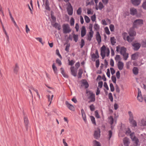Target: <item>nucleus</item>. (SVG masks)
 I'll use <instances>...</instances> for the list:
<instances>
[{"instance_id":"obj_1","label":"nucleus","mask_w":146,"mask_h":146,"mask_svg":"<svg viewBox=\"0 0 146 146\" xmlns=\"http://www.w3.org/2000/svg\"><path fill=\"white\" fill-rule=\"evenodd\" d=\"M101 55L102 59H104L106 56H108L109 55L110 50L109 48H106L104 45L101 48Z\"/></svg>"},{"instance_id":"obj_2","label":"nucleus","mask_w":146,"mask_h":146,"mask_svg":"<svg viewBox=\"0 0 146 146\" xmlns=\"http://www.w3.org/2000/svg\"><path fill=\"white\" fill-rule=\"evenodd\" d=\"M131 131L128 128L126 131V133L127 135L130 134V137L132 140L134 141V142L136 145H137L138 144V143H139V140L134 135V133H131Z\"/></svg>"},{"instance_id":"obj_3","label":"nucleus","mask_w":146,"mask_h":146,"mask_svg":"<svg viewBox=\"0 0 146 146\" xmlns=\"http://www.w3.org/2000/svg\"><path fill=\"white\" fill-rule=\"evenodd\" d=\"M129 115V121L131 125L134 127L137 126V123L136 121L134 119L133 114L131 111H129L128 112Z\"/></svg>"},{"instance_id":"obj_4","label":"nucleus","mask_w":146,"mask_h":146,"mask_svg":"<svg viewBox=\"0 0 146 146\" xmlns=\"http://www.w3.org/2000/svg\"><path fill=\"white\" fill-rule=\"evenodd\" d=\"M143 24V20L141 19H137L133 23V27L134 28H137L142 25Z\"/></svg>"},{"instance_id":"obj_5","label":"nucleus","mask_w":146,"mask_h":146,"mask_svg":"<svg viewBox=\"0 0 146 146\" xmlns=\"http://www.w3.org/2000/svg\"><path fill=\"white\" fill-rule=\"evenodd\" d=\"M63 28V31L64 33H69L71 31L70 26L68 24H64L62 26Z\"/></svg>"},{"instance_id":"obj_6","label":"nucleus","mask_w":146,"mask_h":146,"mask_svg":"<svg viewBox=\"0 0 146 146\" xmlns=\"http://www.w3.org/2000/svg\"><path fill=\"white\" fill-rule=\"evenodd\" d=\"M122 36L124 40H127L129 42H132L134 39V38L133 37L130 38L129 36H128L127 34L126 33H123Z\"/></svg>"},{"instance_id":"obj_7","label":"nucleus","mask_w":146,"mask_h":146,"mask_svg":"<svg viewBox=\"0 0 146 146\" xmlns=\"http://www.w3.org/2000/svg\"><path fill=\"white\" fill-rule=\"evenodd\" d=\"M126 48L124 47L117 46L116 47V51L117 52L120 51L121 54L126 53Z\"/></svg>"},{"instance_id":"obj_8","label":"nucleus","mask_w":146,"mask_h":146,"mask_svg":"<svg viewBox=\"0 0 146 146\" xmlns=\"http://www.w3.org/2000/svg\"><path fill=\"white\" fill-rule=\"evenodd\" d=\"M132 45L133 47V49L136 50H138L141 46L140 44L136 42H133L132 43Z\"/></svg>"},{"instance_id":"obj_9","label":"nucleus","mask_w":146,"mask_h":146,"mask_svg":"<svg viewBox=\"0 0 146 146\" xmlns=\"http://www.w3.org/2000/svg\"><path fill=\"white\" fill-rule=\"evenodd\" d=\"M129 33L130 38L133 37V36H135L136 34V33L133 28H130V29Z\"/></svg>"},{"instance_id":"obj_10","label":"nucleus","mask_w":146,"mask_h":146,"mask_svg":"<svg viewBox=\"0 0 146 146\" xmlns=\"http://www.w3.org/2000/svg\"><path fill=\"white\" fill-rule=\"evenodd\" d=\"M100 130L98 128L97 130H96L94 131V136L96 139H98L100 136Z\"/></svg>"},{"instance_id":"obj_11","label":"nucleus","mask_w":146,"mask_h":146,"mask_svg":"<svg viewBox=\"0 0 146 146\" xmlns=\"http://www.w3.org/2000/svg\"><path fill=\"white\" fill-rule=\"evenodd\" d=\"M68 14L69 15H71L73 13V9L71 4L69 3L67 8Z\"/></svg>"},{"instance_id":"obj_12","label":"nucleus","mask_w":146,"mask_h":146,"mask_svg":"<svg viewBox=\"0 0 146 146\" xmlns=\"http://www.w3.org/2000/svg\"><path fill=\"white\" fill-rule=\"evenodd\" d=\"M65 104L69 110L72 111L75 110V108L73 105L69 104L67 101L66 102Z\"/></svg>"},{"instance_id":"obj_13","label":"nucleus","mask_w":146,"mask_h":146,"mask_svg":"<svg viewBox=\"0 0 146 146\" xmlns=\"http://www.w3.org/2000/svg\"><path fill=\"white\" fill-rule=\"evenodd\" d=\"M90 96L89 99L90 100L89 102H94L95 100V94L92 92H90Z\"/></svg>"},{"instance_id":"obj_14","label":"nucleus","mask_w":146,"mask_h":146,"mask_svg":"<svg viewBox=\"0 0 146 146\" xmlns=\"http://www.w3.org/2000/svg\"><path fill=\"white\" fill-rule=\"evenodd\" d=\"M70 69L71 74L74 76H76L77 75V69H75L74 66L71 67Z\"/></svg>"},{"instance_id":"obj_15","label":"nucleus","mask_w":146,"mask_h":146,"mask_svg":"<svg viewBox=\"0 0 146 146\" xmlns=\"http://www.w3.org/2000/svg\"><path fill=\"white\" fill-rule=\"evenodd\" d=\"M81 113L82 117L84 121L86 123L87 122V119L86 118V116L84 110L82 109L81 110Z\"/></svg>"},{"instance_id":"obj_16","label":"nucleus","mask_w":146,"mask_h":146,"mask_svg":"<svg viewBox=\"0 0 146 146\" xmlns=\"http://www.w3.org/2000/svg\"><path fill=\"white\" fill-rule=\"evenodd\" d=\"M94 32L91 28V30H90L89 32V34L88 35V40L89 41H90L92 38L93 36Z\"/></svg>"},{"instance_id":"obj_17","label":"nucleus","mask_w":146,"mask_h":146,"mask_svg":"<svg viewBox=\"0 0 146 146\" xmlns=\"http://www.w3.org/2000/svg\"><path fill=\"white\" fill-rule=\"evenodd\" d=\"M86 30L85 27L83 26L81 28V36L82 37H84L86 34Z\"/></svg>"},{"instance_id":"obj_18","label":"nucleus","mask_w":146,"mask_h":146,"mask_svg":"<svg viewBox=\"0 0 146 146\" xmlns=\"http://www.w3.org/2000/svg\"><path fill=\"white\" fill-rule=\"evenodd\" d=\"M117 66L119 70H122L124 66L123 63L119 61L117 63Z\"/></svg>"},{"instance_id":"obj_19","label":"nucleus","mask_w":146,"mask_h":146,"mask_svg":"<svg viewBox=\"0 0 146 146\" xmlns=\"http://www.w3.org/2000/svg\"><path fill=\"white\" fill-rule=\"evenodd\" d=\"M96 38L98 43L99 44L101 42V37L99 32H97L96 34Z\"/></svg>"},{"instance_id":"obj_20","label":"nucleus","mask_w":146,"mask_h":146,"mask_svg":"<svg viewBox=\"0 0 146 146\" xmlns=\"http://www.w3.org/2000/svg\"><path fill=\"white\" fill-rule=\"evenodd\" d=\"M132 3L134 5H138L141 3L140 0H131Z\"/></svg>"},{"instance_id":"obj_21","label":"nucleus","mask_w":146,"mask_h":146,"mask_svg":"<svg viewBox=\"0 0 146 146\" xmlns=\"http://www.w3.org/2000/svg\"><path fill=\"white\" fill-rule=\"evenodd\" d=\"M2 28H3V31L6 35V37L7 40V41H8L9 42V36L8 35H7L5 30V29L4 28V26H3V24H2Z\"/></svg>"},{"instance_id":"obj_22","label":"nucleus","mask_w":146,"mask_h":146,"mask_svg":"<svg viewBox=\"0 0 146 146\" xmlns=\"http://www.w3.org/2000/svg\"><path fill=\"white\" fill-rule=\"evenodd\" d=\"M130 13L131 15H134L137 13V10L134 8H131L130 9Z\"/></svg>"},{"instance_id":"obj_23","label":"nucleus","mask_w":146,"mask_h":146,"mask_svg":"<svg viewBox=\"0 0 146 146\" xmlns=\"http://www.w3.org/2000/svg\"><path fill=\"white\" fill-rule=\"evenodd\" d=\"M19 70V66L17 64H15V66L13 68L14 72L15 74H17L18 71Z\"/></svg>"},{"instance_id":"obj_24","label":"nucleus","mask_w":146,"mask_h":146,"mask_svg":"<svg viewBox=\"0 0 146 146\" xmlns=\"http://www.w3.org/2000/svg\"><path fill=\"white\" fill-rule=\"evenodd\" d=\"M123 142L125 145L128 146L129 142L128 138L126 137L125 138L123 139Z\"/></svg>"},{"instance_id":"obj_25","label":"nucleus","mask_w":146,"mask_h":146,"mask_svg":"<svg viewBox=\"0 0 146 146\" xmlns=\"http://www.w3.org/2000/svg\"><path fill=\"white\" fill-rule=\"evenodd\" d=\"M139 56L138 53H136L134 54L131 55V59L133 60H135L138 58Z\"/></svg>"},{"instance_id":"obj_26","label":"nucleus","mask_w":146,"mask_h":146,"mask_svg":"<svg viewBox=\"0 0 146 146\" xmlns=\"http://www.w3.org/2000/svg\"><path fill=\"white\" fill-rule=\"evenodd\" d=\"M139 125L140 126H145L146 125V121L144 119L141 120V122L139 123Z\"/></svg>"},{"instance_id":"obj_27","label":"nucleus","mask_w":146,"mask_h":146,"mask_svg":"<svg viewBox=\"0 0 146 146\" xmlns=\"http://www.w3.org/2000/svg\"><path fill=\"white\" fill-rule=\"evenodd\" d=\"M52 68L54 73L55 74H57L58 73V69L54 63L52 65Z\"/></svg>"},{"instance_id":"obj_28","label":"nucleus","mask_w":146,"mask_h":146,"mask_svg":"<svg viewBox=\"0 0 146 146\" xmlns=\"http://www.w3.org/2000/svg\"><path fill=\"white\" fill-rule=\"evenodd\" d=\"M82 85L84 86L86 88H87L88 87V82L85 80H83L82 82Z\"/></svg>"},{"instance_id":"obj_29","label":"nucleus","mask_w":146,"mask_h":146,"mask_svg":"<svg viewBox=\"0 0 146 146\" xmlns=\"http://www.w3.org/2000/svg\"><path fill=\"white\" fill-rule=\"evenodd\" d=\"M53 27H55L57 29L59 30L60 29V25L57 23H55L54 24H52Z\"/></svg>"},{"instance_id":"obj_30","label":"nucleus","mask_w":146,"mask_h":146,"mask_svg":"<svg viewBox=\"0 0 146 146\" xmlns=\"http://www.w3.org/2000/svg\"><path fill=\"white\" fill-rule=\"evenodd\" d=\"M138 69L136 67H134L133 69V72L134 74L137 75L138 73Z\"/></svg>"},{"instance_id":"obj_31","label":"nucleus","mask_w":146,"mask_h":146,"mask_svg":"<svg viewBox=\"0 0 146 146\" xmlns=\"http://www.w3.org/2000/svg\"><path fill=\"white\" fill-rule=\"evenodd\" d=\"M109 120L110 124L111 125V128H112V126L111 125L113 123V117L112 116H110L109 117Z\"/></svg>"},{"instance_id":"obj_32","label":"nucleus","mask_w":146,"mask_h":146,"mask_svg":"<svg viewBox=\"0 0 146 146\" xmlns=\"http://www.w3.org/2000/svg\"><path fill=\"white\" fill-rule=\"evenodd\" d=\"M29 88L30 89H31L32 90H34V91L35 92H36V94H37V96H38V97L40 99V95L39 94H38V90L37 89H35L32 86H31V87H30Z\"/></svg>"},{"instance_id":"obj_33","label":"nucleus","mask_w":146,"mask_h":146,"mask_svg":"<svg viewBox=\"0 0 146 146\" xmlns=\"http://www.w3.org/2000/svg\"><path fill=\"white\" fill-rule=\"evenodd\" d=\"M111 42L112 45H114L116 43V39L114 37H111L110 38Z\"/></svg>"},{"instance_id":"obj_34","label":"nucleus","mask_w":146,"mask_h":146,"mask_svg":"<svg viewBox=\"0 0 146 146\" xmlns=\"http://www.w3.org/2000/svg\"><path fill=\"white\" fill-rule=\"evenodd\" d=\"M24 122L25 126H27L29 123V121L27 117L25 116L24 117Z\"/></svg>"},{"instance_id":"obj_35","label":"nucleus","mask_w":146,"mask_h":146,"mask_svg":"<svg viewBox=\"0 0 146 146\" xmlns=\"http://www.w3.org/2000/svg\"><path fill=\"white\" fill-rule=\"evenodd\" d=\"M53 97L54 95H52L51 96V98H50V96L49 95L47 96V98L48 99V101L50 102L49 105H50L51 104Z\"/></svg>"},{"instance_id":"obj_36","label":"nucleus","mask_w":146,"mask_h":146,"mask_svg":"<svg viewBox=\"0 0 146 146\" xmlns=\"http://www.w3.org/2000/svg\"><path fill=\"white\" fill-rule=\"evenodd\" d=\"M122 55H123L124 60H126L128 57V54L126 52Z\"/></svg>"},{"instance_id":"obj_37","label":"nucleus","mask_w":146,"mask_h":146,"mask_svg":"<svg viewBox=\"0 0 146 146\" xmlns=\"http://www.w3.org/2000/svg\"><path fill=\"white\" fill-rule=\"evenodd\" d=\"M73 37L74 40L76 42H77L78 39V35L74 34L73 35Z\"/></svg>"},{"instance_id":"obj_38","label":"nucleus","mask_w":146,"mask_h":146,"mask_svg":"<svg viewBox=\"0 0 146 146\" xmlns=\"http://www.w3.org/2000/svg\"><path fill=\"white\" fill-rule=\"evenodd\" d=\"M45 8L46 9L49 10L50 9V8L49 7L48 5V0H46L45 3Z\"/></svg>"},{"instance_id":"obj_39","label":"nucleus","mask_w":146,"mask_h":146,"mask_svg":"<svg viewBox=\"0 0 146 146\" xmlns=\"http://www.w3.org/2000/svg\"><path fill=\"white\" fill-rule=\"evenodd\" d=\"M85 21L87 23L90 22V19L86 15H85L84 17Z\"/></svg>"},{"instance_id":"obj_40","label":"nucleus","mask_w":146,"mask_h":146,"mask_svg":"<svg viewBox=\"0 0 146 146\" xmlns=\"http://www.w3.org/2000/svg\"><path fill=\"white\" fill-rule=\"evenodd\" d=\"M99 9L101 10L104 7L103 4L101 2H100L98 5Z\"/></svg>"},{"instance_id":"obj_41","label":"nucleus","mask_w":146,"mask_h":146,"mask_svg":"<svg viewBox=\"0 0 146 146\" xmlns=\"http://www.w3.org/2000/svg\"><path fill=\"white\" fill-rule=\"evenodd\" d=\"M108 98L111 101V102H112L113 101V97L112 95V94L111 93H110L108 94Z\"/></svg>"},{"instance_id":"obj_42","label":"nucleus","mask_w":146,"mask_h":146,"mask_svg":"<svg viewBox=\"0 0 146 146\" xmlns=\"http://www.w3.org/2000/svg\"><path fill=\"white\" fill-rule=\"evenodd\" d=\"M82 69H80L78 73V78H81L82 75Z\"/></svg>"},{"instance_id":"obj_43","label":"nucleus","mask_w":146,"mask_h":146,"mask_svg":"<svg viewBox=\"0 0 146 146\" xmlns=\"http://www.w3.org/2000/svg\"><path fill=\"white\" fill-rule=\"evenodd\" d=\"M137 99L138 101L140 102H142L143 100V98L142 96V95L137 96Z\"/></svg>"},{"instance_id":"obj_44","label":"nucleus","mask_w":146,"mask_h":146,"mask_svg":"<svg viewBox=\"0 0 146 146\" xmlns=\"http://www.w3.org/2000/svg\"><path fill=\"white\" fill-rule=\"evenodd\" d=\"M104 30L105 33L107 35H109L110 34V32L108 27H106L105 28Z\"/></svg>"},{"instance_id":"obj_45","label":"nucleus","mask_w":146,"mask_h":146,"mask_svg":"<svg viewBox=\"0 0 146 146\" xmlns=\"http://www.w3.org/2000/svg\"><path fill=\"white\" fill-rule=\"evenodd\" d=\"M142 7L143 9L146 10V1H144L142 5Z\"/></svg>"},{"instance_id":"obj_46","label":"nucleus","mask_w":146,"mask_h":146,"mask_svg":"<svg viewBox=\"0 0 146 146\" xmlns=\"http://www.w3.org/2000/svg\"><path fill=\"white\" fill-rule=\"evenodd\" d=\"M91 120L93 124H96V121L95 120V118L93 116H91L90 117Z\"/></svg>"},{"instance_id":"obj_47","label":"nucleus","mask_w":146,"mask_h":146,"mask_svg":"<svg viewBox=\"0 0 146 146\" xmlns=\"http://www.w3.org/2000/svg\"><path fill=\"white\" fill-rule=\"evenodd\" d=\"M110 90L111 92H113L114 90V88L113 86V85L112 83L110 84Z\"/></svg>"},{"instance_id":"obj_48","label":"nucleus","mask_w":146,"mask_h":146,"mask_svg":"<svg viewBox=\"0 0 146 146\" xmlns=\"http://www.w3.org/2000/svg\"><path fill=\"white\" fill-rule=\"evenodd\" d=\"M74 18L72 17L70 20V24L71 26H73L74 25Z\"/></svg>"},{"instance_id":"obj_49","label":"nucleus","mask_w":146,"mask_h":146,"mask_svg":"<svg viewBox=\"0 0 146 146\" xmlns=\"http://www.w3.org/2000/svg\"><path fill=\"white\" fill-rule=\"evenodd\" d=\"M112 135V131L111 130L109 131L108 132V136H109V137H108L109 140L110 139V138H111V137Z\"/></svg>"},{"instance_id":"obj_50","label":"nucleus","mask_w":146,"mask_h":146,"mask_svg":"<svg viewBox=\"0 0 146 146\" xmlns=\"http://www.w3.org/2000/svg\"><path fill=\"white\" fill-rule=\"evenodd\" d=\"M35 39L37 40H38L42 44H43V43L42 42V38L40 37H36Z\"/></svg>"},{"instance_id":"obj_51","label":"nucleus","mask_w":146,"mask_h":146,"mask_svg":"<svg viewBox=\"0 0 146 146\" xmlns=\"http://www.w3.org/2000/svg\"><path fill=\"white\" fill-rule=\"evenodd\" d=\"M56 54L58 56L61 58V59H62V56H61V55L60 54V52H59V51L58 50V49H57L56 50Z\"/></svg>"},{"instance_id":"obj_52","label":"nucleus","mask_w":146,"mask_h":146,"mask_svg":"<svg viewBox=\"0 0 146 146\" xmlns=\"http://www.w3.org/2000/svg\"><path fill=\"white\" fill-rule=\"evenodd\" d=\"M56 63L58 64L59 66H60L62 64L61 61L58 59L57 58L56 61Z\"/></svg>"},{"instance_id":"obj_53","label":"nucleus","mask_w":146,"mask_h":146,"mask_svg":"<svg viewBox=\"0 0 146 146\" xmlns=\"http://www.w3.org/2000/svg\"><path fill=\"white\" fill-rule=\"evenodd\" d=\"M110 28L111 31H113L114 29V26L112 24L110 25Z\"/></svg>"},{"instance_id":"obj_54","label":"nucleus","mask_w":146,"mask_h":146,"mask_svg":"<svg viewBox=\"0 0 146 146\" xmlns=\"http://www.w3.org/2000/svg\"><path fill=\"white\" fill-rule=\"evenodd\" d=\"M85 44V42L84 41V40L83 39H82L81 40V44L80 45V47L81 48H82L84 46V45Z\"/></svg>"},{"instance_id":"obj_55","label":"nucleus","mask_w":146,"mask_h":146,"mask_svg":"<svg viewBox=\"0 0 146 146\" xmlns=\"http://www.w3.org/2000/svg\"><path fill=\"white\" fill-rule=\"evenodd\" d=\"M96 16L95 14H94L91 17V19L93 21H94L96 20Z\"/></svg>"},{"instance_id":"obj_56","label":"nucleus","mask_w":146,"mask_h":146,"mask_svg":"<svg viewBox=\"0 0 146 146\" xmlns=\"http://www.w3.org/2000/svg\"><path fill=\"white\" fill-rule=\"evenodd\" d=\"M95 115L96 117L97 118H100V117L97 111H95Z\"/></svg>"},{"instance_id":"obj_57","label":"nucleus","mask_w":146,"mask_h":146,"mask_svg":"<svg viewBox=\"0 0 146 146\" xmlns=\"http://www.w3.org/2000/svg\"><path fill=\"white\" fill-rule=\"evenodd\" d=\"M94 142L95 146H101L100 143L97 141L95 140Z\"/></svg>"},{"instance_id":"obj_58","label":"nucleus","mask_w":146,"mask_h":146,"mask_svg":"<svg viewBox=\"0 0 146 146\" xmlns=\"http://www.w3.org/2000/svg\"><path fill=\"white\" fill-rule=\"evenodd\" d=\"M90 110L92 111H94L95 109L94 106L93 104H92L90 106Z\"/></svg>"},{"instance_id":"obj_59","label":"nucleus","mask_w":146,"mask_h":146,"mask_svg":"<svg viewBox=\"0 0 146 146\" xmlns=\"http://www.w3.org/2000/svg\"><path fill=\"white\" fill-rule=\"evenodd\" d=\"M111 80L114 83H116V78L115 76H112L111 77Z\"/></svg>"},{"instance_id":"obj_60","label":"nucleus","mask_w":146,"mask_h":146,"mask_svg":"<svg viewBox=\"0 0 146 146\" xmlns=\"http://www.w3.org/2000/svg\"><path fill=\"white\" fill-rule=\"evenodd\" d=\"M94 28L96 30H98L99 28V26L98 24H96L94 25Z\"/></svg>"},{"instance_id":"obj_61","label":"nucleus","mask_w":146,"mask_h":146,"mask_svg":"<svg viewBox=\"0 0 146 146\" xmlns=\"http://www.w3.org/2000/svg\"><path fill=\"white\" fill-rule=\"evenodd\" d=\"M103 82L102 81L99 82L98 83V87L101 88L103 85Z\"/></svg>"},{"instance_id":"obj_62","label":"nucleus","mask_w":146,"mask_h":146,"mask_svg":"<svg viewBox=\"0 0 146 146\" xmlns=\"http://www.w3.org/2000/svg\"><path fill=\"white\" fill-rule=\"evenodd\" d=\"M110 65L111 66H114V62L113 60L112 59H110Z\"/></svg>"},{"instance_id":"obj_63","label":"nucleus","mask_w":146,"mask_h":146,"mask_svg":"<svg viewBox=\"0 0 146 146\" xmlns=\"http://www.w3.org/2000/svg\"><path fill=\"white\" fill-rule=\"evenodd\" d=\"M87 13L88 14H93V12L91 11L90 9H87Z\"/></svg>"},{"instance_id":"obj_64","label":"nucleus","mask_w":146,"mask_h":146,"mask_svg":"<svg viewBox=\"0 0 146 146\" xmlns=\"http://www.w3.org/2000/svg\"><path fill=\"white\" fill-rule=\"evenodd\" d=\"M25 30L26 32L27 33H28V32L30 31V29H29L27 25H26L25 26Z\"/></svg>"}]
</instances>
